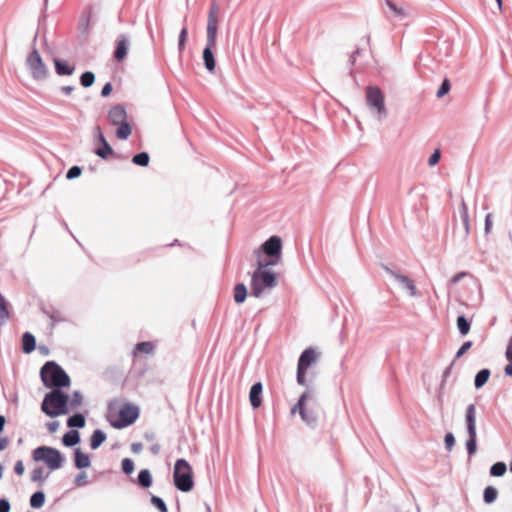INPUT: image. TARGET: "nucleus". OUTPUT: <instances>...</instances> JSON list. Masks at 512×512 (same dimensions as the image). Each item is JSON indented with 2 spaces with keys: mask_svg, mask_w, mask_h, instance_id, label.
Here are the masks:
<instances>
[{
  "mask_svg": "<svg viewBox=\"0 0 512 512\" xmlns=\"http://www.w3.org/2000/svg\"><path fill=\"white\" fill-rule=\"evenodd\" d=\"M361 54L360 49H356L352 55L350 56L349 62L351 65H354L356 63L357 57Z\"/></svg>",
  "mask_w": 512,
  "mask_h": 512,
  "instance_id": "obj_58",
  "label": "nucleus"
},
{
  "mask_svg": "<svg viewBox=\"0 0 512 512\" xmlns=\"http://www.w3.org/2000/svg\"><path fill=\"white\" fill-rule=\"evenodd\" d=\"M74 464L76 468L84 469L90 466L91 461L89 456L78 448L74 452Z\"/></svg>",
  "mask_w": 512,
  "mask_h": 512,
  "instance_id": "obj_22",
  "label": "nucleus"
},
{
  "mask_svg": "<svg viewBox=\"0 0 512 512\" xmlns=\"http://www.w3.org/2000/svg\"><path fill=\"white\" fill-rule=\"evenodd\" d=\"M33 460L43 462L51 470L60 469L64 462V457L56 448L50 446H40L33 450Z\"/></svg>",
  "mask_w": 512,
  "mask_h": 512,
  "instance_id": "obj_6",
  "label": "nucleus"
},
{
  "mask_svg": "<svg viewBox=\"0 0 512 512\" xmlns=\"http://www.w3.org/2000/svg\"><path fill=\"white\" fill-rule=\"evenodd\" d=\"M255 252L258 259H261L262 254L269 257L267 261H264L265 265L275 266L279 264L282 259V240L278 236H271Z\"/></svg>",
  "mask_w": 512,
  "mask_h": 512,
  "instance_id": "obj_8",
  "label": "nucleus"
},
{
  "mask_svg": "<svg viewBox=\"0 0 512 512\" xmlns=\"http://www.w3.org/2000/svg\"><path fill=\"white\" fill-rule=\"evenodd\" d=\"M10 511V503L7 499L0 500V512H9Z\"/></svg>",
  "mask_w": 512,
  "mask_h": 512,
  "instance_id": "obj_54",
  "label": "nucleus"
},
{
  "mask_svg": "<svg viewBox=\"0 0 512 512\" xmlns=\"http://www.w3.org/2000/svg\"><path fill=\"white\" fill-rule=\"evenodd\" d=\"M105 440H106V434L102 430L96 429L93 432L91 439H90L91 449L96 450L97 448H99L102 445V443Z\"/></svg>",
  "mask_w": 512,
  "mask_h": 512,
  "instance_id": "obj_26",
  "label": "nucleus"
},
{
  "mask_svg": "<svg viewBox=\"0 0 512 512\" xmlns=\"http://www.w3.org/2000/svg\"><path fill=\"white\" fill-rule=\"evenodd\" d=\"M306 371L307 370H303V369L297 367V377H296L297 383L301 386L306 385V378H305Z\"/></svg>",
  "mask_w": 512,
  "mask_h": 512,
  "instance_id": "obj_49",
  "label": "nucleus"
},
{
  "mask_svg": "<svg viewBox=\"0 0 512 512\" xmlns=\"http://www.w3.org/2000/svg\"><path fill=\"white\" fill-rule=\"evenodd\" d=\"M54 65L55 72L59 76L72 75L75 70V68L73 66L68 65L66 61L57 58L54 59Z\"/></svg>",
  "mask_w": 512,
  "mask_h": 512,
  "instance_id": "obj_21",
  "label": "nucleus"
},
{
  "mask_svg": "<svg viewBox=\"0 0 512 512\" xmlns=\"http://www.w3.org/2000/svg\"><path fill=\"white\" fill-rule=\"evenodd\" d=\"M504 371L507 376L512 377V362L510 364L506 365Z\"/></svg>",
  "mask_w": 512,
  "mask_h": 512,
  "instance_id": "obj_61",
  "label": "nucleus"
},
{
  "mask_svg": "<svg viewBox=\"0 0 512 512\" xmlns=\"http://www.w3.org/2000/svg\"><path fill=\"white\" fill-rule=\"evenodd\" d=\"M9 442H8V439L3 437V438H0V451L4 450L7 448Z\"/></svg>",
  "mask_w": 512,
  "mask_h": 512,
  "instance_id": "obj_60",
  "label": "nucleus"
},
{
  "mask_svg": "<svg viewBox=\"0 0 512 512\" xmlns=\"http://www.w3.org/2000/svg\"><path fill=\"white\" fill-rule=\"evenodd\" d=\"M138 483L143 488H149L152 485V475L148 469H142L139 472Z\"/></svg>",
  "mask_w": 512,
  "mask_h": 512,
  "instance_id": "obj_30",
  "label": "nucleus"
},
{
  "mask_svg": "<svg viewBox=\"0 0 512 512\" xmlns=\"http://www.w3.org/2000/svg\"><path fill=\"white\" fill-rule=\"evenodd\" d=\"M498 497V490L493 486H487L483 492V500L486 504H492Z\"/></svg>",
  "mask_w": 512,
  "mask_h": 512,
  "instance_id": "obj_32",
  "label": "nucleus"
},
{
  "mask_svg": "<svg viewBox=\"0 0 512 512\" xmlns=\"http://www.w3.org/2000/svg\"><path fill=\"white\" fill-rule=\"evenodd\" d=\"M73 91H74L73 86H62L61 87V92L64 93L65 95H70Z\"/></svg>",
  "mask_w": 512,
  "mask_h": 512,
  "instance_id": "obj_59",
  "label": "nucleus"
},
{
  "mask_svg": "<svg viewBox=\"0 0 512 512\" xmlns=\"http://www.w3.org/2000/svg\"><path fill=\"white\" fill-rule=\"evenodd\" d=\"M139 416V410L133 405H124L119 411L117 420H110V424L117 429H121L133 424Z\"/></svg>",
  "mask_w": 512,
  "mask_h": 512,
  "instance_id": "obj_11",
  "label": "nucleus"
},
{
  "mask_svg": "<svg viewBox=\"0 0 512 512\" xmlns=\"http://www.w3.org/2000/svg\"><path fill=\"white\" fill-rule=\"evenodd\" d=\"M459 214H460V217H461V220L463 223V227H464L463 238L466 239L470 233V217H469L468 207H467V204L465 203L464 199H462L460 202Z\"/></svg>",
  "mask_w": 512,
  "mask_h": 512,
  "instance_id": "obj_20",
  "label": "nucleus"
},
{
  "mask_svg": "<svg viewBox=\"0 0 512 512\" xmlns=\"http://www.w3.org/2000/svg\"><path fill=\"white\" fill-rule=\"evenodd\" d=\"M219 12V6L216 2H212L210 6V10L208 13L207 19V34L213 36V34L217 35L218 32V19L217 13Z\"/></svg>",
  "mask_w": 512,
  "mask_h": 512,
  "instance_id": "obj_15",
  "label": "nucleus"
},
{
  "mask_svg": "<svg viewBox=\"0 0 512 512\" xmlns=\"http://www.w3.org/2000/svg\"><path fill=\"white\" fill-rule=\"evenodd\" d=\"M387 272L399 283L404 289H406L411 297L417 296V288L413 280L405 275L396 273L390 269H386Z\"/></svg>",
  "mask_w": 512,
  "mask_h": 512,
  "instance_id": "obj_14",
  "label": "nucleus"
},
{
  "mask_svg": "<svg viewBox=\"0 0 512 512\" xmlns=\"http://www.w3.org/2000/svg\"><path fill=\"white\" fill-rule=\"evenodd\" d=\"M445 447L448 451H451L455 445V437L454 435L449 432L445 435L444 438Z\"/></svg>",
  "mask_w": 512,
  "mask_h": 512,
  "instance_id": "obj_47",
  "label": "nucleus"
},
{
  "mask_svg": "<svg viewBox=\"0 0 512 512\" xmlns=\"http://www.w3.org/2000/svg\"><path fill=\"white\" fill-rule=\"evenodd\" d=\"M129 48V39L126 35H120L117 39V45L114 52V57L117 61L123 60L127 53Z\"/></svg>",
  "mask_w": 512,
  "mask_h": 512,
  "instance_id": "obj_18",
  "label": "nucleus"
},
{
  "mask_svg": "<svg viewBox=\"0 0 512 512\" xmlns=\"http://www.w3.org/2000/svg\"><path fill=\"white\" fill-rule=\"evenodd\" d=\"M36 340L35 337L29 333L25 332L22 337V349L25 353H31L35 350Z\"/></svg>",
  "mask_w": 512,
  "mask_h": 512,
  "instance_id": "obj_24",
  "label": "nucleus"
},
{
  "mask_svg": "<svg viewBox=\"0 0 512 512\" xmlns=\"http://www.w3.org/2000/svg\"><path fill=\"white\" fill-rule=\"evenodd\" d=\"M62 442L67 447H73L80 442L79 432L76 430H71L64 434L62 438Z\"/></svg>",
  "mask_w": 512,
  "mask_h": 512,
  "instance_id": "obj_25",
  "label": "nucleus"
},
{
  "mask_svg": "<svg viewBox=\"0 0 512 512\" xmlns=\"http://www.w3.org/2000/svg\"><path fill=\"white\" fill-rule=\"evenodd\" d=\"M45 503V494L42 491L35 492L30 498V505L32 508L39 509Z\"/></svg>",
  "mask_w": 512,
  "mask_h": 512,
  "instance_id": "obj_36",
  "label": "nucleus"
},
{
  "mask_svg": "<svg viewBox=\"0 0 512 512\" xmlns=\"http://www.w3.org/2000/svg\"><path fill=\"white\" fill-rule=\"evenodd\" d=\"M467 276L466 272H459L451 278V283L456 284Z\"/></svg>",
  "mask_w": 512,
  "mask_h": 512,
  "instance_id": "obj_55",
  "label": "nucleus"
},
{
  "mask_svg": "<svg viewBox=\"0 0 512 512\" xmlns=\"http://www.w3.org/2000/svg\"><path fill=\"white\" fill-rule=\"evenodd\" d=\"M150 450L154 455H157L160 452V446L158 444H154L151 446Z\"/></svg>",
  "mask_w": 512,
  "mask_h": 512,
  "instance_id": "obj_62",
  "label": "nucleus"
},
{
  "mask_svg": "<svg viewBox=\"0 0 512 512\" xmlns=\"http://www.w3.org/2000/svg\"><path fill=\"white\" fill-rule=\"evenodd\" d=\"M262 390H263V386H262L261 382H257L255 384H253L250 389L249 399H250L251 406L254 409L259 408L262 404V400H261Z\"/></svg>",
  "mask_w": 512,
  "mask_h": 512,
  "instance_id": "obj_19",
  "label": "nucleus"
},
{
  "mask_svg": "<svg viewBox=\"0 0 512 512\" xmlns=\"http://www.w3.org/2000/svg\"><path fill=\"white\" fill-rule=\"evenodd\" d=\"M67 426L70 428H83L85 426V417L80 414H74L67 420Z\"/></svg>",
  "mask_w": 512,
  "mask_h": 512,
  "instance_id": "obj_31",
  "label": "nucleus"
},
{
  "mask_svg": "<svg viewBox=\"0 0 512 512\" xmlns=\"http://www.w3.org/2000/svg\"><path fill=\"white\" fill-rule=\"evenodd\" d=\"M108 120L114 126H119L116 136L121 140H126L132 130L127 122V113L125 107L122 105H116L112 107L108 112Z\"/></svg>",
  "mask_w": 512,
  "mask_h": 512,
  "instance_id": "obj_9",
  "label": "nucleus"
},
{
  "mask_svg": "<svg viewBox=\"0 0 512 512\" xmlns=\"http://www.w3.org/2000/svg\"><path fill=\"white\" fill-rule=\"evenodd\" d=\"M151 504L156 507L160 512H168L167 506L162 498L158 496L151 497Z\"/></svg>",
  "mask_w": 512,
  "mask_h": 512,
  "instance_id": "obj_42",
  "label": "nucleus"
},
{
  "mask_svg": "<svg viewBox=\"0 0 512 512\" xmlns=\"http://www.w3.org/2000/svg\"><path fill=\"white\" fill-rule=\"evenodd\" d=\"M14 471L17 475L21 476L24 474L25 468L22 460L16 461L14 465Z\"/></svg>",
  "mask_w": 512,
  "mask_h": 512,
  "instance_id": "obj_52",
  "label": "nucleus"
},
{
  "mask_svg": "<svg viewBox=\"0 0 512 512\" xmlns=\"http://www.w3.org/2000/svg\"><path fill=\"white\" fill-rule=\"evenodd\" d=\"M142 448H143V446L139 442H134V443L131 444V451L134 454H139L142 451Z\"/></svg>",
  "mask_w": 512,
  "mask_h": 512,
  "instance_id": "obj_57",
  "label": "nucleus"
},
{
  "mask_svg": "<svg viewBox=\"0 0 512 512\" xmlns=\"http://www.w3.org/2000/svg\"><path fill=\"white\" fill-rule=\"evenodd\" d=\"M174 485L182 492H189L194 487L193 470L185 459H178L173 471Z\"/></svg>",
  "mask_w": 512,
  "mask_h": 512,
  "instance_id": "obj_5",
  "label": "nucleus"
},
{
  "mask_svg": "<svg viewBox=\"0 0 512 512\" xmlns=\"http://www.w3.org/2000/svg\"><path fill=\"white\" fill-rule=\"evenodd\" d=\"M440 156H441L440 151H439L438 149H437V150H435V151L431 154V156L429 157V159H428V164H429V166H434V165H436V164L439 162V160H440Z\"/></svg>",
  "mask_w": 512,
  "mask_h": 512,
  "instance_id": "obj_50",
  "label": "nucleus"
},
{
  "mask_svg": "<svg viewBox=\"0 0 512 512\" xmlns=\"http://www.w3.org/2000/svg\"><path fill=\"white\" fill-rule=\"evenodd\" d=\"M471 324L465 316L460 315L457 317V328L462 336H465L470 331Z\"/></svg>",
  "mask_w": 512,
  "mask_h": 512,
  "instance_id": "obj_37",
  "label": "nucleus"
},
{
  "mask_svg": "<svg viewBox=\"0 0 512 512\" xmlns=\"http://www.w3.org/2000/svg\"><path fill=\"white\" fill-rule=\"evenodd\" d=\"M74 483L78 487H82L88 484L87 474L85 472L79 473L74 480Z\"/></svg>",
  "mask_w": 512,
  "mask_h": 512,
  "instance_id": "obj_46",
  "label": "nucleus"
},
{
  "mask_svg": "<svg viewBox=\"0 0 512 512\" xmlns=\"http://www.w3.org/2000/svg\"><path fill=\"white\" fill-rule=\"evenodd\" d=\"M81 172H82V170L79 166H72L68 170V172L66 174V178L69 180L75 179L81 175Z\"/></svg>",
  "mask_w": 512,
  "mask_h": 512,
  "instance_id": "obj_45",
  "label": "nucleus"
},
{
  "mask_svg": "<svg viewBox=\"0 0 512 512\" xmlns=\"http://www.w3.org/2000/svg\"><path fill=\"white\" fill-rule=\"evenodd\" d=\"M489 377H490L489 369L480 370L475 376V380H474L475 388L479 389V388L483 387L486 384V382L488 381Z\"/></svg>",
  "mask_w": 512,
  "mask_h": 512,
  "instance_id": "obj_29",
  "label": "nucleus"
},
{
  "mask_svg": "<svg viewBox=\"0 0 512 512\" xmlns=\"http://www.w3.org/2000/svg\"><path fill=\"white\" fill-rule=\"evenodd\" d=\"M267 267L269 265H265L262 259L257 260V269L251 275V296L260 298L277 286L275 273L267 270Z\"/></svg>",
  "mask_w": 512,
  "mask_h": 512,
  "instance_id": "obj_1",
  "label": "nucleus"
},
{
  "mask_svg": "<svg viewBox=\"0 0 512 512\" xmlns=\"http://www.w3.org/2000/svg\"><path fill=\"white\" fill-rule=\"evenodd\" d=\"M121 466L125 474H131L134 471V462L130 458L123 459Z\"/></svg>",
  "mask_w": 512,
  "mask_h": 512,
  "instance_id": "obj_43",
  "label": "nucleus"
},
{
  "mask_svg": "<svg viewBox=\"0 0 512 512\" xmlns=\"http://www.w3.org/2000/svg\"><path fill=\"white\" fill-rule=\"evenodd\" d=\"M112 90H113L112 84L110 82L106 83L101 90V96L102 97L109 96L111 94Z\"/></svg>",
  "mask_w": 512,
  "mask_h": 512,
  "instance_id": "obj_53",
  "label": "nucleus"
},
{
  "mask_svg": "<svg viewBox=\"0 0 512 512\" xmlns=\"http://www.w3.org/2000/svg\"><path fill=\"white\" fill-rule=\"evenodd\" d=\"M451 88V85H450V82L448 79H444V81L442 82L440 88L438 89L436 95L438 98H441L443 97L445 94H447L449 92Z\"/></svg>",
  "mask_w": 512,
  "mask_h": 512,
  "instance_id": "obj_44",
  "label": "nucleus"
},
{
  "mask_svg": "<svg viewBox=\"0 0 512 512\" xmlns=\"http://www.w3.org/2000/svg\"><path fill=\"white\" fill-rule=\"evenodd\" d=\"M59 428V422L58 421H52L47 423V429L50 433H55Z\"/></svg>",
  "mask_w": 512,
  "mask_h": 512,
  "instance_id": "obj_56",
  "label": "nucleus"
},
{
  "mask_svg": "<svg viewBox=\"0 0 512 512\" xmlns=\"http://www.w3.org/2000/svg\"><path fill=\"white\" fill-rule=\"evenodd\" d=\"M99 141L102 143V147L98 148L95 153L102 159H107L110 155L113 154V149L106 141L105 137L101 132H99Z\"/></svg>",
  "mask_w": 512,
  "mask_h": 512,
  "instance_id": "obj_23",
  "label": "nucleus"
},
{
  "mask_svg": "<svg viewBox=\"0 0 512 512\" xmlns=\"http://www.w3.org/2000/svg\"><path fill=\"white\" fill-rule=\"evenodd\" d=\"M5 422H6V419L4 416L0 415V433L3 431L4 429V425H5Z\"/></svg>",
  "mask_w": 512,
  "mask_h": 512,
  "instance_id": "obj_63",
  "label": "nucleus"
},
{
  "mask_svg": "<svg viewBox=\"0 0 512 512\" xmlns=\"http://www.w3.org/2000/svg\"><path fill=\"white\" fill-rule=\"evenodd\" d=\"M507 466L504 462H496L490 468V475L494 477H501L506 473Z\"/></svg>",
  "mask_w": 512,
  "mask_h": 512,
  "instance_id": "obj_38",
  "label": "nucleus"
},
{
  "mask_svg": "<svg viewBox=\"0 0 512 512\" xmlns=\"http://www.w3.org/2000/svg\"><path fill=\"white\" fill-rule=\"evenodd\" d=\"M299 412L301 419L311 427H315L318 421L319 405L315 392L307 389L291 409V413Z\"/></svg>",
  "mask_w": 512,
  "mask_h": 512,
  "instance_id": "obj_2",
  "label": "nucleus"
},
{
  "mask_svg": "<svg viewBox=\"0 0 512 512\" xmlns=\"http://www.w3.org/2000/svg\"><path fill=\"white\" fill-rule=\"evenodd\" d=\"M472 347V341L464 342L461 347L456 352L455 358L458 359L462 357L470 348Z\"/></svg>",
  "mask_w": 512,
  "mask_h": 512,
  "instance_id": "obj_48",
  "label": "nucleus"
},
{
  "mask_svg": "<svg viewBox=\"0 0 512 512\" xmlns=\"http://www.w3.org/2000/svg\"><path fill=\"white\" fill-rule=\"evenodd\" d=\"M187 18H184L183 20V26L180 30L179 36H178V51L181 54L186 46L187 37H188V28H187Z\"/></svg>",
  "mask_w": 512,
  "mask_h": 512,
  "instance_id": "obj_27",
  "label": "nucleus"
},
{
  "mask_svg": "<svg viewBox=\"0 0 512 512\" xmlns=\"http://www.w3.org/2000/svg\"><path fill=\"white\" fill-rule=\"evenodd\" d=\"M366 103L372 115L379 121L387 117L384 94L379 87L368 86L366 88Z\"/></svg>",
  "mask_w": 512,
  "mask_h": 512,
  "instance_id": "obj_7",
  "label": "nucleus"
},
{
  "mask_svg": "<svg viewBox=\"0 0 512 512\" xmlns=\"http://www.w3.org/2000/svg\"><path fill=\"white\" fill-rule=\"evenodd\" d=\"M465 446L469 457H472L477 451V433L468 434Z\"/></svg>",
  "mask_w": 512,
  "mask_h": 512,
  "instance_id": "obj_33",
  "label": "nucleus"
},
{
  "mask_svg": "<svg viewBox=\"0 0 512 512\" xmlns=\"http://www.w3.org/2000/svg\"><path fill=\"white\" fill-rule=\"evenodd\" d=\"M492 214L488 213L485 217V226H484V232L486 235H488L492 230Z\"/></svg>",
  "mask_w": 512,
  "mask_h": 512,
  "instance_id": "obj_51",
  "label": "nucleus"
},
{
  "mask_svg": "<svg viewBox=\"0 0 512 512\" xmlns=\"http://www.w3.org/2000/svg\"><path fill=\"white\" fill-rule=\"evenodd\" d=\"M69 396L61 389H53L44 396L41 410L49 417H58L69 412Z\"/></svg>",
  "mask_w": 512,
  "mask_h": 512,
  "instance_id": "obj_4",
  "label": "nucleus"
},
{
  "mask_svg": "<svg viewBox=\"0 0 512 512\" xmlns=\"http://www.w3.org/2000/svg\"><path fill=\"white\" fill-rule=\"evenodd\" d=\"M385 4L389 10V13L384 11L387 19H396L402 21L410 16V13L403 6L397 5L393 0H385Z\"/></svg>",
  "mask_w": 512,
  "mask_h": 512,
  "instance_id": "obj_13",
  "label": "nucleus"
},
{
  "mask_svg": "<svg viewBox=\"0 0 512 512\" xmlns=\"http://www.w3.org/2000/svg\"><path fill=\"white\" fill-rule=\"evenodd\" d=\"M49 474L44 475V469L42 467H36L31 472V481L42 485Z\"/></svg>",
  "mask_w": 512,
  "mask_h": 512,
  "instance_id": "obj_34",
  "label": "nucleus"
},
{
  "mask_svg": "<svg viewBox=\"0 0 512 512\" xmlns=\"http://www.w3.org/2000/svg\"><path fill=\"white\" fill-rule=\"evenodd\" d=\"M247 297V288L243 283H239L234 288V301L241 304Z\"/></svg>",
  "mask_w": 512,
  "mask_h": 512,
  "instance_id": "obj_28",
  "label": "nucleus"
},
{
  "mask_svg": "<svg viewBox=\"0 0 512 512\" xmlns=\"http://www.w3.org/2000/svg\"><path fill=\"white\" fill-rule=\"evenodd\" d=\"M83 402V396L80 391H74L70 400V406L72 409L78 408Z\"/></svg>",
  "mask_w": 512,
  "mask_h": 512,
  "instance_id": "obj_41",
  "label": "nucleus"
},
{
  "mask_svg": "<svg viewBox=\"0 0 512 512\" xmlns=\"http://www.w3.org/2000/svg\"><path fill=\"white\" fill-rule=\"evenodd\" d=\"M26 65L32 78L36 81H42L49 75L48 68L44 64L37 49H33L26 59Z\"/></svg>",
  "mask_w": 512,
  "mask_h": 512,
  "instance_id": "obj_10",
  "label": "nucleus"
},
{
  "mask_svg": "<svg viewBox=\"0 0 512 512\" xmlns=\"http://www.w3.org/2000/svg\"><path fill=\"white\" fill-rule=\"evenodd\" d=\"M465 424H466L467 434L477 433L476 407L474 404H469L466 408Z\"/></svg>",
  "mask_w": 512,
  "mask_h": 512,
  "instance_id": "obj_17",
  "label": "nucleus"
},
{
  "mask_svg": "<svg viewBox=\"0 0 512 512\" xmlns=\"http://www.w3.org/2000/svg\"><path fill=\"white\" fill-rule=\"evenodd\" d=\"M318 355L313 348L305 349L299 357L298 368L307 370L312 364L317 361Z\"/></svg>",
  "mask_w": 512,
  "mask_h": 512,
  "instance_id": "obj_16",
  "label": "nucleus"
},
{
  "mask_svg": "<svg viewBox=\"0 0 512 512\" xmlns=\"http://www.w3.org/2000/svg\"><path fill=\"white\" fill-rule=\"evenodd\" d=\"M154 349H155V346L150 341L139 342V343L136 344V346L134 348V351H133V354L135 355L136 352H141V353H145V354H151V353H153Z\"/></svg>",
  "mask_w": 512,
  "mask_h": 512,
  "instance_id": "obj_35",
  "label": "nucleus"
},
{
  "mask_svg": "<svg viewBox=\"0 0 512 512\" xmlns=\"http://www.w3.org/2000/svg\"><path fill=\"white\" fill-rule=\"evenodd\" d=\"M91 14H92V8H91V7H88V8L86 9V11H85V16L87 17V19H86V20H87V22L89 21V18H90V16H91Z\"/></svg>",
  "mask_w": 512,
  "mask_h": 512,
  "instance_id": "obj_64",
  "label": "nucleus"
},
{
  "mask_svg": "<svg viewBox=\"0 0 512 512\" xmlns=\"http://www.w3.org/2000/svg\"><path fill=\"white\" fill-rule=\"evenodd\" d=\"M149 160H150V157H149V154L147 152H141L139 154H136L132 158V162L135 165H138V166H141V167H146L149 164Z\"/></svg>",
  "mask_w": 512,
  "mask_h": 512,
  "instance_id": "obj_39",
  "label": "nucleus"
},
{
  "mask_svg": "<svg viewBox=\"0 0 512 512\" xmlns=\"http://www.w3.org/2000/svg\"><path fill=\"white\" fill-rule=\"evenodd\" d=\"M206 41H207L206 47L203 50V60H204L206 69L209 72H212V71H214L215 66H216V62H215V58H214L212 49L216 46L217 35L213 34V36H211L210 34H207Z\"/></svg>",
  "mask_w": 512,
  "mask_h": 512,
  "instance_id": "obj_12",
  "label": "nucleus"
},
{
  "mask_svg": "<svg viewBox=\"0 0 512 512\" xmlns=\"http://www.w3.org/2000/svg\"><path fill=\"white\" fill-rule=\"evenodd\" d=\"M95 81V75L94 73L90 71L84 72L80 77L81 85L85 88H88L93 85Z\"/></svg>",
  "mask_w": 512,
  "mask_h": 512,
  "instance_id": "obj_40",
  "label": "nucleus"
},
{
  "mask_svg": "<svg viewBox=\"0 0 512 512\" xmlns=\"http://www.w3.org/2000/svg\"><path fill=\"white\" fill-rule=\"evenodd\" d=\"M40 377L44 386L52 390L69 387L71 382L68 374L54 361H48L43 365Z\"/></svg>",
  "mask_w": 512,
  "mask_h": 512,
  "instance_id": "obj_3",
  "label": "nucleus"
}]
</instances>
